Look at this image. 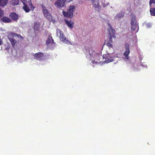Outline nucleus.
Wrapping results in <instances>:
<instances>
[{"instance_id":"obj_1","label":"nucleus","mask_w":155,"mask_h":155,"mask_svg":"<svg viewBox=\"0 0 155 155\" xmlns=\"http://www.w3.org/2000/svg\"><path fill=\"white\" fill-rule=\"evenodd\" d=\"M41 7L42 8V13L44 14V17L50 22H51L53 23H55L54 20L53 19L52 16L48 11L45 6L44 5H42Z\"/></svg>"},{"instance_id":"obj_2","label":"nucleus","mask_w":155,"mask_h":155,"mask_svg":"<svg viewBox=\"0 0 155 155\" xmlns=\"http://www.w3.org/2000/svg\"><path fill=\"white\" fill-rule=\"evenodd\" d=\"M56 31V35L59 36V38L61 41L68 44L70 43V41L68 40V38H66L63 32L61 29L57 28Z\"/></svg>"},{"instance_id":"obj_3","label":"nucleus","mask_w":155,"mask_h":155,"mask_svg":"<svg viewBox=\"0 0 155 155\" xmlns=\"http://www.w3.org/2000/svg\"><path fill=\"white\" fill-rule=\"evenodd\" d=\"M75 9V7L74 5H70L69 8L67 10L66 12L63 11V14L64 17L66 18H71L73 17V13Z\"/></svg>"},{"instance_id":"obj_4","label":"nucleus","mask_w":155,"mask_h":155,"mask_svg":"<svg viewBox=\"0 0 155 155\" xmlns=\"http://www.w3.org/2000/svg\"><path fill=\"white\" fill-rule=\"evenodd\" d=\"M108 30H109V42L112 43V38H115L116 36H115V31L112 28V25L109 23H108Z\"/></svg>"},{"instance_id":"obj_5","label":"nucleus","mask_w":155,"mask_h":155,"mask_svg":"<svg viewBox=\"0 0 155 155\" xmlns=\"http://www.w3.org/2000/svg\"><path fill=\"white\" fill-rule=\"evenodd\" d=\"M117 57V56H115L114 53H108L106 54L103 55V58L105 59V62L106 63H110L114 61V58L115 57Z\"/></svg>"},{"instance_id":"obj_6","label":"nucleus","mask_w":155,"mask_h":155,"mask_svg":"<svg viewBox=\"0 0 155 155\" xmlns=\"http://www.w3.org/2000/svg\"><path fill=\"white\" fill-rule=\"evenodd\" d=\"M125 51L123 54V55L126 57V58L127 60L129 59L128 55L130 54V50H129V45L128 44L126 43L125 44Z\"/></svg>"},{"instance_id":"obj_7","label":"nucleus","mask_w":155,"mask_h":155,"mask_svg":"<svg viewBox=\"0 0 155 155\" xmlns=\"http://www.w3.org/2000/svg\"><path fill=\"white\" fill-rule=\"evenodd\" d=\"M43 54L41 52H38L34 55V57L35 59L37 60H41L43 58Z\"/></svg>"},{"instance_id":"obj_8","label":"nucleus","mask_w":155,"mask_h":155,"mask_svg":"<svg viewBox=\"0 0 155 155\" xmlns=\"http://www.w3.org/2000/svg\"><path fill=\"white\" fill-rule=\"evenodd\" d=\"M94 51L91 48L87 49L86 50V55L87 58L91 59L92 57V54Z\"/></svg>"},{"instance_id":"obj_9","label":"nucleus","mask_w":155,"mask_h":155,"mask_svg":"<svg viewBox=\"0 0 155 155\" xmlns=\"http://www.w3.org/2000/svg\"><path fill=\"white\" fill-rule=\"evenodd\" d=\"M92 2H93V7L98 11H99L101 7V6L100 5L99 2L96 1Z\"/></svg>"},{"instance_id":"obj_10","label":"nucleus","mask_w":155,"mask_h":155,"mask_svg":"<svg viewBox=\"0 0 155 155\" xmlns=\"http://www.w3.org/2000/svg\"><path fill=\"white\" fill-rule=\"evenodd\" d=\"M9 17L12 19V20L15 21H17L18 19V15L15 13L12 12L9 15Z\"/></svg>"},{"instance_id":"obj_11","label":"nucleus","mask_w":155,"mask_h":155,"mask_svg":"<svg viewBox=\"0 0 155 155\" xmlns=\"http://www.w3.org/2000/svg\"><path fill=\"white\" fill-rule=\"evenodd\" d=\"M1 21L3 23H10L12 21V20L6 16H3L0 18Z\"/></svg>"},{"instance_id":"obj_12","label":"nucleus","mask_w":155,"mask_h":155,"mask_svg":"<svg viewBox=\"0 0 155 155\" xmlns=\"http://www.w3.org/2000/svg\"><path fill=\"white\" fill-rule=\"evenodd\" d=\"M54 5L56 6V7L58 8H60L61 7H63L64 6V2H60V1H56L54 2Z\"/></svg>"},{"instance_id":"obj_13","label":"nucleus","mask_w":155,"mask_h":155,"mask_svg":"<svg viewBox=\"0 0 155 155\" xmlns=\"http://www.w3.org/2000/svg\"><path fill=\"white\" fill-rule=\"evenodd\" d=\"M131 22L130 24L137 23L136 16L133 14L132 13L130 15Z\"/></svg>"},{"instance_id":"obj_14","label":"nucleus","mask_w":155,"mask_h":155,"mask_svg":"<svg viewBox=\"0 0 155 155\" xmlns=\"http://www.w3.org/2000/svg\"><path fill=\"white\" fill-rule=\"evenodd\" d=\"M25 2L26 1H24V2L22 1V2H23V4H24V6L23 7V10L25 11V12H28L30 11V9L28 5L25 4Z\"/></svg>"},{"instance_id":"obj_15","label":"nucleus","mask_w":155,"mask_h":155,"mask_svg":"<svg viewBox=\"0 0 155 155\" xmlns=\"http://www.w3.org/2000/svg\"><path fill=\"white\" fill-rule=\"evenodd\" d=\"M131 26V29L132 31H135L136 30H138V26L137 25V23L134 24H130Z\"/></svg>"},{"instance_id":"obj_16","label":"nucleus","mask_w":155,"mask_h":155,"mask_svg":"<svg viewBox=\"0 0 155 155\" xmlns=\"http://www.w3.org/2000/svg\"><path fill=\"white\" fill-rule=\"evenodd\" d=\"M64 21L65 22L66 24L67 25L71 28H73V22H71V21L68 20L67 19H64Z\"/></svg>"},{"instance_id":"obj_17","label":"nucleus","mask_w":155,"mask_h":155,"mask_svg":"<svg viewBox=\"0 0 155 155\" xmlns=\"http://www.w3.org/2000/svg\"><path fill=\"white\" fill-rule=\"evenodd\" d=\"M46 43L47 45H48V44L53 43L54 40L52 38L51 36H49L48 38V39L47 40V41H46Z\"/></svg>"},{"instance_id":"obj_18","label":"nucleus","mask_w":155,"mask_h":155,"mask_svg":"<svg viewBox=\"0 0 155 155\" xmlns=\"http://www.w3.org/2000/svg\"><path fill=\"white\" fill-rule=\"evenodd\" d=\"M8 40H9V41L11 42L12 46L14 47L15 45V44L17 43V41H16V40H15V39H14V38L12 37H8Z\"/></svg>"},{"instance_id":"obj_19","label":"nucleus","mask_w":155,"mask_h":155,"mask_svg":"<svg viewBox=\"0 0 155 155\" xmlns=\"http://www.w3.org/2000/svg\"><path fill=\"white\" fill-rule=\"evenodd\" d=\"M8 2V0H0V6L4 7L5 6Z\"/></svg>"},{"instance_id":"obj_20","label":"nucleus","mask_w":155,"mask_h":155,"mask_svg":"<svg viewBox=\"0 0 155 155\" xmlns=\"http://www.w3.org/2000/svg\"><path fill=\"white\" fill-rule=\"evenodd\" d=\"M10 2L12 5H16L19 4V0H12Z\"/></svg>"},{"instance_id":"obj_21","label":"nucleus","mask_w":155,"mask_h":155,"mask_svg":"<svg viewBox=\"0 0 155 155\" xmlns=\"http://www.w3.org/2000/svg\"><path fill=\"white\" fill-rule=\"evenodd\" d=\"M150 15L152 16H155V8H151L150 9Z\"/></svg>"},{"instance_id":"obj_22","label":"nucleus","mask_w":155,"mask_h":155,"mask_svg":"<svg viewBox=\"0 0 155 155\" xmlns=\"http://www.w3.org/2000/svg\"><path fill=\"white\" fill-rule=\"evenodd\" d=\"M12 35H13V36L17 37L18 38H20L21 40H23V37L20 35H18L17 34H15V33H13V34H12Z\"/></svg>"},{"instance_id":"obj_23","label":"nucleus","mask_w":155,"mask_h":155,"mask_svg":"<svg viewBox=\"0 0 155 155\" xmlns=\"http://www.w3.org/2000/svg\"><path fill=\"white\" fill-rule=\"evenodd\" d=\"M40 26L39 25H38L37 23L35 24L34 25V29L36 31H38L39 29Z\"/></svg>"},{"instance_id":"obj_24","label":"nucleus","mask_w":155,"mask_h":155,"mask_svg":"<svg viewBox=\"0 0 155 155\" xmlns=\"http://www.w3.org/2000/svg\"><path fill=\"white\" fill-rule=\"evenodd\" d=\"M4 11L0 8V18L4 15Z\"/></svg>"},{"instance_id":"obj_25","label":"nucleus","mask_w":155,"mask_h":155,"mask_svg":"<svg viewBox=\"0 0 155 155\" xmlns=\"http://www.w3.org/2000/svg\"><path fill=\"white\" fill-rule=\"evenodd\" d=\"M106 45H107V46H108L109 48H112V44L109 42H107V43H106Z\"/></svg>"},{"instance_id":"obj_26","label":"nucleus","mask_w":155,"mask_h":155,"mask_svg":"<svg viewBox=\"0 0 155 155\" xmlns=\"http://www.w3.org/2000/svg\"><path fill=\"white\" fill-rule=\"evenodd\" d=\"M153 3L155 4V0H150V2H149L150 6Z\"/></svg>"},{"instance_id":"obj_27","label":"nucleus","mask_w":155,"mask_h":155,"mask_svg":"<svg viewBox=\"0 0 155 155\" xmlns=\"http://www.w3.org/2000/svg\"><path fill=\"white\" fill-rule=\"evenodd\" d=\"M30 6L32 10L33 11L34 9L35 8V7L33 6V5L31 3L30 4Z\"/></svg>"},{"instance_id":"obj_28","label":"nucleus","mask_w":155,"mask_h":155,"mask_svg":"<svg viewBox=\"0 0 155 155\" xmlns=\"http://www.w3.org/2000/svg\"><path fill=\"white\" fill-rule=\"evenodd\" d=\"M3 44V42L2 41V39L0 38V45H2Z\"/></svg>"},{"instance_id":"obj_29","label":"nucleus","mask_w":155,"mask_h":155,"mask_svg":"<svg viewBox=\"0 0 155 155\" xmlns=\"http://www.w3.org/2000/svg\"><path fill=\"white\" fill-rule=\"evenodd\" d=\"M117 17H118V18L122 17V16H120V15L119 14L117 15Z\"/></svg>"},{"instance_id":"obj_30","label":"nucleus","mask_w":155,"mask_h":155,"mask_svg":"<svg viewBox=\"0 0 155 155\" xmlns=\"http://www.w3.org/2000/svg\"><path fill=\"white\" fill-rule=\"evenodd\" d=\"M101 55H97V57L98 58H99L100 57H101Z\"/></svg>"},{"instance_id":"obj_31","label":"nucleus","mask_w":155,"mask_h":155,"mask_svg":"<svg viewBox=\"0 0 155 155\" xmlns=\"http://www.w3.org/2000/svg\"><path fill=\"white\" fill-rule=\"evenodd\" d=\"M91 1V2H93L94 1H95L94 0H84L85 1Z\"/></svg>"},{"instance_id":"obj_32","label":"nucleus","mask_w":155,"mask_h":155,"mask_svg":"<svg viewBox=\"0 0 155 155\" xmlns=\"http://www.w3.org/2000/svg\"><path fill=\"white\" fill-rule=\"evenodd\" d=\"M94 62H95V61H92V62L93 63V64L94 63Z\"/></svg>"},{"instance_id":"obj_33","label":"nucleus","mask_w":155,"mask_h":155,"mask_svg":"<svg viewBox=\"0 0 155 155\" xmlns=\"http://www.w3.org/2000/svg\"><path fill=\"white\" fill-rule=\"evenodd\" d=\"M101 62V61H96V63H97V62Z\"/></svg>"},{"instance_id":"obj_34","label":"nucleus","mask_w":155,"mask_h":155,"mask_svg":"<svg viewBox=\"0 0 155 155\" xmlns=\"http://www.w3.org/2000/svg\"><path fill=\"white\" fill-rule=\"evenodd\" d=\"M59 1H61V0H58Z\"/></svg>"},{"instance_id":"obj_35","label":"nucleus","mask_w":155,"mask_h":155,"mask_svg":"<svg viewBox=\"0 0 155 155\" xmlns=\"http://www.w3.org/2000/svg\"><path fill=\"white\" fill-rule=\"evenodd\" d=\"M71 0L72 1V0Z\"/></svg>"}]
</instances>
